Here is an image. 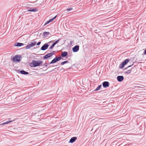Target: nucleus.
Returning a JSON list of instances; mask_svg holds the SVG:
<instances>
[{"label": "nucleus", "instance_id": "nucleus-27", "mask_svg": "<svg viewBox=\"0 0 146 146\" xmlns=\"http://www.w3.org/2000/svg\"><path fill=\"white\" fill-rule=\"evenodd\" d=\"M56 52L54 51H53L51 52H50V53L51 54L52 56L53 55H54V53Z\"/></svg>", "mask_w": 146, "mask_h": 146}, {"label": "nucleus", "instance_id": "nucleus-8", "mask_svg": "<svg viewBox=\"0 0 146 146\" xmlns=\"http://www.w3.org/2000/svg\"><path fill=\"white\" fill-rule=\"evenodd\" d=\"M117 78L118 82H121L123 80L124 78L123 76H117Z\"/></svg>", "mask_w": 146, "mask_h": 146}, {"label": "nucleus", "instance_id": "nucleus-2", "mask_svg": "<svg viewBox=\"0 0 146 146\" xmlns=\"http://www.w3.org/2000/svg\"><path fill=\"white\" fill-rule=\"evenodd\" d=\"M21 56L20 55H15V56H12L11 60L14 62H18L21 60Z\"/></svg>", "mask_w": 146, "mask_h": 146}, {"label": "nucleus", "instance_id": "nucleus-6", "mask_svg": "<svg viewBox=\"0 0 146 146\" xmlns=\"http://www.w3.org/2000/svg\"><path fill=\"white\" fill-rule=\"evenodd\" d=\"M102 86L104 88H106L109 86L110 83L108 82L104 81L102 83Z\"/></svg>", "mask_w": 146, "mask_h": 146}, {"label": "nucleus", "instance_id": "nucleus-20", "mask_svg": "<svg viewBox=\"0 0 146 146\" xmlns=\"http://www.w3.org/2000/svg\"><path fill=\"white\" fill-rule=\"evenodd\" d=\"M69 62L68 61L66 60V61H65L64 62H62L60 64L61 65H63L65 64L68 63Z\"/></svg>", "mask_w": 146, "mask_h": 146}, {"label": "nucleus", "instance_id": "nucleus-33", "mask_svg": "<svg viewBox=\"0 0 146 146\" xmlns=\"http://www.w3.org/2000/svg\"><path fill=\"white\" fill-rule=\"evenodd\" d=\"M133 65L132 64V65H129V66H128L127 67V68H125L124 70H126V69H127L128 68H129L130 67H131L132 65Z\"/></svg>", "mask_w": 146, "mask_h": 146}, {"label": "nucleus", "instance_id": "nucleus-9", "mask_svg": "<svg viewBox=\"0 0 146 146\" xmlns=\"http://www.w3.org/2000/svg\"><path fill=\"white\" fill-rule=\"evenodd\" d=\"M52 56L51 54H50V53H48L46 54L45 56L43 57V58L44 59H49Z\"/></svg>", "mask_w": 146, "mask_h": 146}, {"label": "nucleus", "instance_id": "nucleus-15", "mask_svg": "<svg viewBox=\"0 0 146 146\" xmlns=\"http://www.w3.org/2000/svg\"><path fill=\"white\" fill-rule=\"evenodd\" d=\"M15 120H9L8 121H6L5 122H4L1 124V125H4L5 124H7L9 123H10L11 122H13Z\"/></svg>", "mask_w": 146, "mask_h": 146}, {"label": "nucleus", "instance_id": "nucleus-1", "mask_svg": "<svg viewBox=\"0 0 146 146\" xmlns=\"http://www.w3.org/2000/svg\"><path fill=\"white\" fill-rule=\"evenodd\" d=\"M43 62L41 60L36 61L35 60H33L32 62L30 63L29 65L31 67H35L40 66L42 65V63Z\"/></svg>", "mask_w": 146, "mask_h": 146}, {"label": "nucleus", "instance_id": "nucleus-5", "mask_svg": "<svg viewBox=\"0 0 146 146\" xmlns=\"http://www.w3.org/2000/svg\"><path fill=\"white\" fill-rule=\"evenodd\" d=\"M49 45L47 43H45L41 47V50H44L47 49Z\"/></svg>", "mask_w": 146, "mask_h": 146}, {"label": "nucleus", "instance_id": "nucleus-37", "mask_svg": "<svg viewBox=\"0 0 146 146\" xmlns=\"http://www.w3.org/2000/svg\"><path fill=\"white\" fill-rule=\"evenodd\" d=\"M11 119V118H9L8 119L9 120H10V119Z\"/></svg>", "mask_w": 146, "mask_h": 146}, {"label": "nucleus", "instance_id": "nucleus-14", "mask_svg": "<svg viewBox=\"0 0 146 146\" xmlns=\"http://www.w3.org/2000/svg\"><path fill=\"white\" fill-rule=\"evenodd\" d=\"M50 33L49 32H44L42 34L43 36H44L45 37H47L49 35H50Z\"/></svg>", "mask_w": 146, "mask_h": 146}, {"label": "nucleus", "instance_id": "nucleus-3", "mask_svg": "<svg viewBox=\"0 0 146 146\" xmlns=\"http://www.w3.org/2000/svg\"><path fill=\"white\" fill-rule=\"evenodd\" d=\"M62 59V58L61 56H59V57L56 56L49 63V64H51L55 63Z\"/></svg>", "mask_w": 146, "mask_h": 146}, {"label": "nucleus", "instance_id": "nucleus-7", "mask_svg": "<svg viewBox=\"0 0 146 146\" xmlns=\"http://www.w3.org/2000/svg\"><path fill=\"white\" fill-rule=\"evenodd\" d=\"M79 49V46L78 45H76L72 48V51L73 52H78Z\"/></svg>", "mask_w": 146, "mask_h": 146}, {"label": "nucleus", "instance_id": "nucleus-10", "mask_svg": "<svg viewBox=\"0 0 146 146\" xmlns=\"http://www.w3.org/2000/svg\"><path fill=\"white\" fill-rule=\"evenodd\" d=\"M77 137H74L71 138L69 141V143H72L74 142L77 139Z\"/></svg>", "mask_w": 146, "mask_h": 146}, {"label": "nucleus", "instance_id": "nucleus-16", "mask_svg": "<svg viewBox=\"0 0 146 146\" xmlns=\"http://www.w3.org/2000/svg\"><path fill=\"white\" fill-rule=\"evenodd\" d=\"M129 59H127L125 60L122 62L125 65L129 62Z\"/></svg>", "mask_w": 146, "mask_h": 146}, {"label": "nucleus", "instance_id": "nucleus-29", "mask_svg": "<svg viewBox=\"0 0 146 146\" xmlns=\"http://www.w3.org/2000/svg\"><path fill=\"white\" fill-rule=\"evenodd\" d=\"M57 17V16L56 15V16H55L54 17H53L52 19H51V21H53L54 20L56 17Z\"/></svg>", "mask_w": 146, "mask_h": 146}, {"label": "nucleus", "instance_id": "nucleus-25", "mask_svg": "<svg viewBox=\"0 0 146 146\" xmlns=\"http://www.w3.org/2000/svg\"><path fill=\"white\" fill-rule=\"evenodd\" d=\"M50 64H48L46 62H45V63H44V64H43V65H43V66H45L46 67H47L48 65Z\"/></svg>", "mask_w": 146, "mask_h": 146}, {"label": "nucleus", "instance_id": "nucleus-30", "mask_svg": "<svg viewBox=\"0 0 146 146\" xmlns=\"http://www.w3.org/2000/svg\"><path fill=\"white\" fill-rule=\"evenodd\" d=\"M57 17V16L56 15V16H55L54 17H53L52 19H51V21H53L54 20L56 17Z\"/></svg>", "mask_w": 146, "mask_h": 146}, {"label": "nucleus", "instance_id": "nucleus-28", "mask_svg": "<svg viewBox=\"0 0 146 146\" xmlns=\"http://www.w3.org/2000/svg\"><path fill=\"white\" fill-rule=\"evenodd\" d=\"M73 9L72 8H68L66 10L67 11H70L72 10Z\"/></svg>", "mask_w": 146, "mask_h": 146}, {"label": "nucleus", "instance_id": "nucleus-31", "mask_svg": "<svg viewBox=\"0 0 146 146\" xmlns=\"http://www.w3.org/2000/svg\"><path fill=\"white\" fill-rule=\"evenodd\" d=\"M54 47V46L52 44L49 47V49H52Z\"/></svg>", "mask_w": 146, "mask_h": 146}, {"label": "nucleus", "instance_id": "nucleus-23", "mask_svg": "<svg viewBox=\"0 0 146 146\" xmlns=\"http://www.w3.org/2000/svg\"><path fill=\"white\" fill-rule=\"evenodd\" d=\"M125 65L122 62V63L120 64L119 66V68H123Z\"/></svg>", "mask_w": 146, "mask_h": 146}, {"label": "nucleus", "instance_id": "nucleus-17", "mask_svg": "<svg viewBox=\"0 0 146 146\" xmlns=\"http://www.w3.org/2000/svg\"><path fill=\"white\" fill-rule=\"evenodd\" d=\"M35 3H37V4H36L35 5H34V6H39L41 4V3H39V1H36Z\"/></svg>", "mask_w": 146, "mask_h": 146}, {"label": "nucleus", "instance_id": "nucleus-11", "mask_svg": "<svg viewBox=\"0 0 146 146\" xmlns=\"http://www.w3.org/2000/svg\"><path fill=\"white\" fill-rule=\"evenodd\" d=\"M68 55V52H67L64 51L62 52L61 54V57L63 58L66 57Z\"/></svg>", "mask_w": 146, "mask_h": 146}, {"label": "nucleus", "instance_id": "nucleus-21", "mask_svg": "<svg viewBox=\"0 0 146 146\" xmlns=\"http://www.w3.org/2000/svg\"><path fill=\"white\" fill-rule=\"evenodd\" d=\"M102 87V85L101 84L99 85L94 90L95 91H97L99 90Z\"/></svg>", "mask_w": 146, "mask_h": 146}, {"label": "nucleus", "instance_id": "nucleus-12", "mask_svg": "<svg viewBox=\"0 0 146 146\" xmlns=\"http://www.w3.org/2000/svg\"><path fill=\"white\" fill-rule=\"evenodd\" d=\"M24 45V44L22 43H19L18 42H16L14 44L15 46H21Z\"/></svg>", "mask_w": 146, "mask_h": 146}, {"label": "nucleus", "instance_id": "nucleus-24", "mask_svg": "<svg viewBox=\"0 0 146 146\" xmlns=\"http://www.w3.org/2000/svg\"><path fill=\"white\" fill-rule=\"evenodd\" d=\"M52 21H51V19H50L48 21L46 22V23L44 24V26H45V25H46L48 24V23H50Z\"/></svg>", "mask_w": 146, "mask_h": 146}, {"label": "nucleus", "instance_id": "nucleus-35", "mask_svg": "<svg viewBox=\"0 0 146 146\" xmlns=\"http://www.w3.org/2000/svg\"><path fill=\"white\" fill-rule=\"evenodd\" d=\"M144 53L145 54H146V49L144 51Z\"/></svg>", "mask_w": 146, "mask_h": 146}, {"label": "nucleus", "instance_id": "nucleus-26", "mask_svg": "<svg viewBox=\"0 0 146 146\" xmlns=\"http://www.w3.org/2000/svg\"><path fill=\"white\" fill-rule=\"evenodd\" d=\"M60 40V38H59L56 41L54 42L56 43V44L57 43H58L59 41Z\"/></svg>", "mask_w": 146, "mask_h": 146}, {"label": "nucleus", "instance_id": "nucleus-18", "mask_svg": "<svg viewBox=\"0 0 146 146\" xmlns=\"http://www.w3.org/2000/svg\"><path fill=\"white\" fill-rule=\"evenodd\" d=\"M33 47L31 44H28L26 47L25 49H29L31 47Z\"/></svg>", "mask_w": 146, "mask_h": 146}, {"label": "nucleus", "instance_id": "nucleus-4", "mask_svg": "<svg viewBox=\"0 0 146 146\" xmlns=\"http://www.w3.org/2000/svg\"><path fill=\"white\" fill-rule=\"evenodd\" d=\"M16 71L17 73H19L22 74L27 75L29 74L28 72H26L23 70L20 71L19 70H16Z\"/></svg>", "mask_w": 146, "mask_h": 146}, {"label": "nucleus", "instance_id": "nucleus-13", "mask_svg": "<svg viewBox=\"0 0 146 146\" xmlns=\"http://www.w3.org/2000/svg\"><path fill=\"white\" fill-rule=\"evenodd\" d=\"M38 11V9L37 8H33L31 9L29 8V9L27 10L28 11H31L33 12H35L37 11Z\"/></svg>", "mask_w": 146, "mask_h": 146}, {"label": "nucleus", "instance_id": "nucleus-19", "mask_svg": "<svg viewBox=\"0 0 146 146\" xmlns=\"http://www.w3.org/2000/svg\"><path fill=\"white\" fill-rule=\"evenodd\" d=\"M31 45L33 46H35L36 44V42L34 40H32V42H31Z\"/></svg>", "mask_w": 146, "mask_h": 146}, {"label": "nucleus", "instance_id": "nucleus-32", "mask_svg": "<svg viewBox=\"0 0 146 146\" xmlns=\"http://www.w3.org/2000/svg\"><path fill=\"white\" fill-rule=\"evenodd\" d=\"M41 42H38V43H36V45L37 46H39Z\"/></svg>", "mask_w": 146, "mask_h": 146}, {"label": "nucleus", "instance_id": "nucleus-34", "mask_svg": "<svg viewBox=\"0 0 146 146\" xmlns=\"http://www.w3.org/2000/svg\"><path fill=\"white\" fill-rule=\"evenodd\" d=\"M56 43L54 42L52 44V45L54 46L56 44Z\"/></svg>", "mask_w": 146, "mask_h": 146}, {"label": "nucleus", "instance_id": "nucleus-36", "mask_svg": "<svg viewBox=\"0 0 146 146\" xmlns=\"http://www.w3.org/2000/svg\"><path fill=\"white\" fill-rule=\"evenodd\" d=\"M139 87V88H144V87H141V86H138Z\"/></svg>", "mask_w": 146, "mask_h": 146}, {"label": "nucleus", "instance_id": "nucleus-22", "mask_svg": "<svg viewBox=\"0 0 146 146\" xmlns=\"http://www.w3.org/2000/svg\"><path fill=\"white\" fill-rule=\"evenodd\" d=\"M132 69L131 68L130 69H129V70H128L127 71H126L125 72V73L126 74H128L130 73L131 72Z\"/></svg>", "mask_w": 146, "mask_h": 146}]
</instances>
